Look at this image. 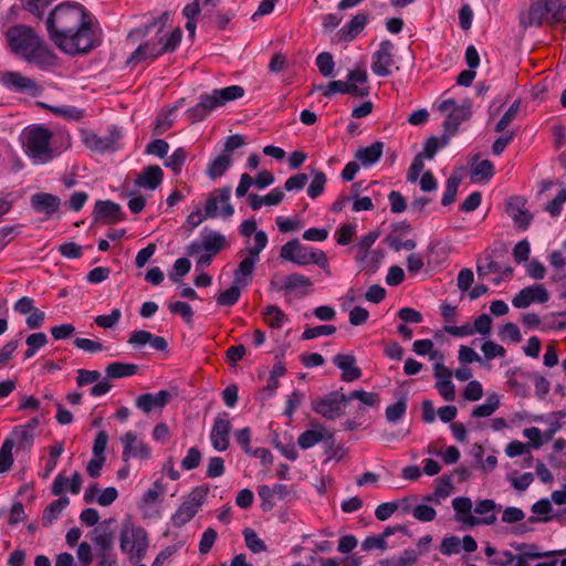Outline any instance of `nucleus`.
<instances>
[{"label":"nucleus","instance_id":"f257e3e1","mask_svg":"<svg viewBox=\"0 0 566 566\" xmlns=\"http://www.w3.org/2000/svg\"><path fill=\"white\" fill-rule=\"evenodd\" d=\"M6 39L11 52L28 63L44 71L56 66V54L31 27L14 24L7 30Z\"/></svg>","mask_w":566,"mask_h":566},{"label":"nucleus","instance_id":"f03ea898","mask_svg":"<svg viewBox=\"0 0 566 566\" xmlns=\"http://www.w3.org/2000/svg\"><path fill=\"white\" fill-rule=\"evenodd\" d=\"M56 41L57 43L54 45L66 54L77 55L90 52L98 44L92 29L91 14L87 12L85 17L81 18L80 23L67 28Z\"/></svg>","mask_w":566,"mask_h":566},{"label":"nucleus","instance_id":"7ed1b4c3","mask_svg":"<svg viewBox=\"0 0 566 566\" xmlns=\"http://www.w3.org/2000/svg\"><path fill=\"white\" fill-rule=\"evenodd\" d=\"M243 95L244 88L240 85L216 88L210 94H201L199 102L187 109V118L191 123L201 122L217 107L223 106L228 102L238 99Z\"/></svg>","mask_w":566,"mask_h":566},{"label":"nucleus","instance_id":"20e7f679","mask_svg":"<svg viewBox=\"0 0 566 566\" xmlns=\"http://www.w3.org/2000/svg\"><path fill=\"white\" fill-rule=\"evenodd\" d=\"M87 11L78 3L64 2L56 6L50 11L45 20V29L50 40L57 43L56 39L67 28L74 27L81 22V18L85 17Z\"/></svg>","mask_w":566,"mask_h":566},{"label":"nucleus","instance_id":"39448f33","mask_svg":"<svg viewBox=\"0 0 566 566\" xmlns=\"http://www.w3.org/2000/svg\"><path fill=\"white\" fill-rule=\"evenodd\" d=\"M52 137V132L43 126H31L23 132L22 145L24 151L34 164H45L53 159Z\"/></svg>","mask_w":566,"mask_h":566},{"label":"nucleus","instance_id":"423d86ee","mask_svg":"<svg viewBox=\"0 0 566 566\" xmlns=\"http://www.w3.org/2000/svg\"><path fill=\"white\" fill-rule=\"evenodd\" d=\"M182 32L180 28H176L167 36L161 34V29L156 32V42L147 41L140 44L130 55L129 61L140 62L147 59H155L165 53L174 52L181 41Z\"/></svg>","mask_w":566,"mask_h":566},{"label":"nucleus","instance_id":"0eeeda50","mask_svg":"<svg viewBox=\"0 0 566 566\" xmlns=\"http://www.w3.org/2000/svg\"><path fill=\"white\" fill-rule=\"evenodd\" d=\"M280 258L297 265L316 264L329 274L325 252L302 245L297 239L290 240L281 247Z\"/></svg>","mask_w":566,"mask_h":566},{"label":"nucleus","instance_id":"6e6552de","mask_svg":"<svg viewBox=\"0 0 566 566\" xmlns=\"http://www.w3.org/2000/svg\"><path fill=\"white\" fill-rule=\"evenodd\" d=\"M230 196V187L213 190L205 203V213L202 214L201 210L198 208L187 217V223L191 229H193L197 228L205 219L216 218L218 216V201L223 203L221 216L226 219L230 218L234 213L233 207L229 203Z\"/></svg>","mask_w":566,"mask_h":566},{"label":"nucleus","instance_id":"1a4fd4ad","mask_svg":"<svg viewBox=\"0 0 566 566\" xmlns=\"http://www.w3.org/2000/svg\"><path fill=\"white\" fill-rule=\"evenodd\" d=\"M119 546L123 553L128 555L133 564H138L145 558L148 548V536L140 526L124 525L120 531Z\"/></svg>","mask_w":566,"mask_h":566},{"label":"nucleus","instance_id":"9d476101","mask_svg":"<svg viewBox=\"0 0 566 566\" xmlns=\"http://www.w3.org/2000/svg\"><path fill=\"white\" fill-rule=\"evenodd\" d=\"M367 71L365 69L350 70L347 74V82L332 81L323 90L325 97H331L335 93L348 94L355 97H366L369 95L367 85Z\"/></svg>","mask_w":566,"mask_h":566},{"label":"nucleus","instance_id":"9b49d317","mask_svg":"<svg viewBox=\"0 0 566 566\" xmlns=\"http://www.w3.org/2000/svg\"><path fill=\"white\" fill-rule=\"evenodd\" d=\"M209 488L207 485L196 486L187 495L184 502L171 516V524L175 527H182L190 522L205 503Z\"/></svg>","mask_w":566,"mask_h":566},{"label":"nucleus","instance_id":"f8f14e48","mask_svg":"<svg viewBox=\"0 0 566 566\" xmlns=\"http://www.w3.org/2000/svg\"><path fill=\"white\" fill-rule=\"evenodd\" d=\"M439 111L447 113V118L443 122L444 133L453 136L461 123L470 119L472 115V103L469 99H464L460 105L455 104L452 98L444 99L439 105Z\"/></svg>","mask_w":566,"mask_h":566},{"label":"nucleus","instance_id":"ddd939ff","mask_svg":"<svg viewBox=\"0 0 566 566\" xmlns=\"http://www.w3.org/2000/svg\"><path fill=\"white\" fill-rule=\"evenodd\" d=\"M228 245L226 235L218 231L205 228L200 234L199 240L190 242L186 247V253L189 256L197 255L202 251L217 255L220 251Z\"/></svg>","mask_w":566,"mask_h":566},{"label":"nucleus","instance_id":"4468645a","mask_svg":"<svg viewBox=\"0 0 566 566\" xmlns=\"http://www.w3.org/2000/svg\"><path fill=\"white\" fill-rule=\"evenodd\" d=\"M345 394L332 391L312 401V409L327 420L339 418L344 413Z\"/></svg>","mask_w":566,"mask_h":566},{"label":"nucleus","instance_id":"2eb2a0df","mask_svg":"<svg viewBox=\"0 0 566 566\" xmlns=\"http://www.w3.org/2000/svg\"><path fill=\"white\" fill-rule=\"evenodd\" d=\"M0 83L10 91L28 93L31 96H38L42 92V87L34 80L14 71L1 72Z\"/></svg>","mask_w":566,"mask_h":566},{"label":"nucleus","instance_id":"dca6fc26","mask_svg":"<svg viewBox=\"0 0 566 566\" xmlns=\"http://www.w3.org/2000/svg\"><path fill=\"white\" fill-rule=\"evenodd\" d=\"M394 43L389 40H384L379 44V49L373 54L371 71L380 77L390 75L391 67L395 64L394 59Z\"/></svg>","mask_w":566,"mask_h":566},{"label":"nucleus","instance_id":"f3484780","mask_svg":"<svg viewBox=\"0 0 566 566\" xmlns=\"http://www.w3.org/2000/svg\"><path fill=\"white\" fill-rule=\"evenodd\" d=\"M95 224H114L124 220V213L118 203L111 200H97L92 212Z\"/></svg>","mask_w":566,"mask_h":566},{"label":"nucleus","instance_id":"a211bd4d","mask_svg":"<svg viewBox=\"0 0 566 566\" xmlns=\"http://www.w3.org/2000/svg\"><path fill=\"white\" fill-rule=\"evenodd\" d=\"M495 510L496 504L493 500H481L476 502L474 507V513L480 515V517L473 515L459 516L458 521L468 526H475L480 524L491 525L496 521Z\"/></svg>","mask_w":566,"mask_h":566},{"label":"nucleus","instance_id":"6ab92c4d","mask_svg":"<svg viewBox=\"0 0 566 566\" xmlns=\"http://www.w3.org/2000/svg\"><path fill=\"white\" fill-rule=\"evenodd\" d=\"M120 138L122 132L117 127L112 126L106 136H98L92 132L86 133L84 144L93 151L105 153L107 150H115Z\"/></svg>","mask_w":566,"mask_h":566},{"label":"nucleus","instance_id":"aec40b11","mask_svg":"<svg viewBox=\"0 0 566 566\" xmlns=\"http://www.w3.org/2000/svg\"><path fill=\"white\" fill-rule=\"evenodd\" d=\"M123 444L122 459L124 462H128L130 458L137 459H149L151 454L150 448L133 431H127L120 437Z\"/></svg>","mask_w":566,"mask_h":566},{"label":"nucleus","instance_id":"412c9836","mask_svg":"<svg viewBox=\"0 0 566 566\" xmlns=\"http://www.w3.org/2000/svg\"><path fill=\"white\" fill-rule=\"evenodd\" d=\"M231 431V423L228 419V413L223 412L216 417L211 432L210 441L214 450L226 451L229 448V434Z\"/></svg>","mask_w":566,"mask_h":566},{"label":"nucleus","instance_id":"4be33fe9","mask_svg":"<svg viewBox=\"0 0 566 566\" xmlns=\"http://www.w3.org/2000/svg\"><path fill=\"white\" fill-rule=\"evenodd\" d=\"M549 298L547 290L542 284H534L522 289L512 300L516 308H526L532 303H546Z\"/></svg>","mask_w":566,"mask_h":566},{"label":"nucleus","instance_id":"5701e85b","mask_svg":"<svg viewBox=\"0 0 566 566\" xmlns=\"http://www.w3.org/2000/svg\"><path fill=\"white\" fill-rule=\"evenodd\" d=\"M172 396L168 390H160L157 394H143L139 395L135 405L138 409H140L144 413H149L151 410L158 408L163 409L170 400Z\"/></svg>","mask_w":566,"mask_h":566},{"label":"nucleus","instance_id":"b1692460","mask_svg":"<svg viewBox=\"0 0 566 566\" xmlns=\"http://www.w3.org/2000/svg\"><path fill=\"white\" fill-rule=\"evenodd\" d=\"M524 199L513 197L507 202V213L513 219L515 226L522 230H526L533 220V214L524 209Z\"/></svg>","mask_w":566,"mask_h":566},{"label":"nucleus","instance_id":"393cba45","mask_svg":"<svg viewBox=\"0 0 566 566\" xmlns=\"http://www.w3.org/2000/svg\"><path fill=\"white\" fill-rule=\"evenodd\" d=\"M368 21L367 13H357L342 27L336 33L337 42H350L353 41L366 27Z\"/></svg>","mask_w":566,"mask_h":566},{"label":"nucleus","instance_id":"a878e982","mask_svg":"<svg viewBox=\"0 0 566 566\" xmlns=\"http://www.w3.org/2000/svg\"><path fill=\"white\" fill-rule=\"evenodd\" d=\"M321 441H324L328 446L334 444V436L332 433H326L325 428L322 424H318L316 429L304 431L297 438L298 447L304 450L312 448Z\"/></svg>","mask_w":566,"mask_h":566},{"label":"nucleus","instance_id":"bb28decb","mask_svg":"<svg viewBox=\"0 0 566 566\" xmlns=\"http://www.w3.org/2000/svg\"><path fill=\"white\" fill-rule=\"evenodd\" d=\"M333 363L342 370L344 381H354L361 377V370L356 366V358L352 354H337Z\"/></svg>","mask_w":566,"mask_h":566},{"label":"nucleus","instance_id":"cd10ccee","mask_svg":"<svg viewBox=\"0 0 566 566\" xmlns=\"http://www.w3.org/2000/svg\"><path fill=\"white\" fill-rule=\"evenodd\" d=\"M260 256H255L249 252L244 255L233 273V283L241 286H247L252 281V274Z\"/></svg>","mask_w":566,"mask_h":566},{"label":"nucleus","instance_id":"c85d7f7f","mask_svg":"<svg viewBox=\"0 0 566 566\" xmlns=\"http://www.w3.org/2000/svg\"><path fill=\"white\" fill-rule=\"evenodd\" d=\"M113 520L104 521L102 526L95 527L91 535L92 542L96 548V552H108L114 551V532L106 526L107 523H112Z\"/></svg>","mask_w":566,"mask_h":566},{"label":"nucleus","instance_id":"c756f323","mask_svg":"<svg viewBox=\"0 0 566 566\" xmlns=\"http://www.w3.org/2000/svg\"><path fill=\"white\" fill-rule=\"evenodd\" d=\"M31 206L36 212H43L48 216H52L59 210L61 200L55 195L39 192L31 197Z\"/></svg>","mask_w":566,"mask_h":566},{"label":"nucleus","instance_id":"7c9ffc66","mask_svg":"<svg viewBox=\"0 0 566 566\" xmlns=\"http://www.w3.org/2000/svg\"><path fill=\"white\" fill-rule=\"evenodd\" d=\"M163 169L157 165H151L143 169L135 182L138 187L154 190L163 182Z\"/></svg>","mask_w":566,"mask_h":566},{"label":"nucleus","instance_id":"2f4dec72","mask_svg":"<svg viewBox=\"0 0 566 566\" xmlns=\"http://www.w3.org/2000/svg\"><path fill=\"white\" fill-rule=\"evenodd\" d=\"M384 150L382 142H375L368 147H359L355 153V158L361 163L364 167H369L376 164Z\"/></svg>","mask_w":566,"mask_h":566},{"label":"nucleus","instance_id":"473e14b6","mask_svg":"<svg viewBox=\"0 0 566 566\" xmlns=\"http://www.w3.org/2000/svg\"><path fill=\"white\" fill-rule=\"evenodd\" d=\"M69 504L70 500L66 496H61L49 504L43 511L42 524L44 526H50L55 520L59 518L62 511L66 509Z\"/></svg>","mask_w":566,"mask_h":566},{"label":"nucleus","instance_id":"72a5a7b5","mask_svg":"<svg viewBox=\"0 0 566 566\" xmlns=\"http://www.w3.org/2000/svg\"><path fill=\"white\" fill-rule=\"evenodd\" d=\"M312 286V281L300 273H292L287 276H284V292L290 293L295 290L304 289L300 294L301 296H305L308 294V289Z\"/></svg>","mask_w":566,"mask_h":566},{"label":"nucleus","instance_id":"f704fd0d","mask_svg":"<svg viewBox=\"0 0 566 566\" xmlns=\"http://www.w3.org/2000/svg\"><path fill=\"white\" fill-rule=\"evenodd\" d=\"M138 366L135 364H127L115 361L105 368V374L107 379H118L123 377H128L137 374Z\"/></svg>","mask_w":566,"mask_h":566},{"label":"nucleus","instance_id":"c9c22d12","mask_svg":"<svg viewBox=\"0 0 566 566\" xmlns=\"http://www.w3.org/2000/svg\"><path fill=\"white\" fill-rule=\"evenodd\" d=\"M232 164V156L228 154H220L216 159H213L207 168V175L210 179L216 180L217 178L223 176L226 171L230 168Z\"/></svg>","mask_w":566,"mask_h":566},{"label":"nucleus","instance_id":"e433bc0d","mask_svg":"<svg viewBox=\"0 0 566 566\" xmlns=\"http://www.w3.org/2000/svg\"><path fill=\"white\" fill-rule=\"evenodd\" d=\"M551 17L546 12L545 4L542 0H533L528 10L527 22L522 21L526 25H542L544 20H548Z\"/></svg>","mask_w":566,"mask_h":566},{"label":"nucleus","instance_id":"4c0bfd02","mask_svg":"<svg viewBox=\"0 0 566 566\" xmlns=\"http://www.w3.org/2000/svg\"><path fill=\"white\" fill-rule=\"evenodd\" d=\"M450 135L443 133L440 137L431 136L423 145V150L420 153L427 159H432L440 148L446 147L450 142Z\"/></svg>","mask_w":566,"mask_h":566},{"label":"nucleus","instance_id":"58836bf2","mask_svg":"<svg viewBox=\"0 0 566 566\" xmlns=\"http://www.w3.org/2000/svg\"><path fill=\"white\" fill-rule=\"evenodd\" d=\"M500 407V397L497 394H490L486 398V401L482 405L476 406L471 416L474 418H485L490 417L495 410Z\"/></svg>","mask_w":566,"mask_h":566},{"label":"nucleus","instance_id":"ea45409f","mask_svg":"<svg viewBox=\"0 0 566 566\" xmlns=\"http://www.w3.org/2000/svg\"><path fill=\"white\" fill-rule=\"evenodd\" d=\"M476 272L479 277H484L489 273L502 272L504 277H511L513 275V269L511 266L502 268L500 263L486 258V263L482 264L480 261L476 265Z\"/></svg>","mask_w":566,"mask_h":566},{"label":"nucleus","instance_id":"a19ab883","mask_svg":"<svg viewBox=\"0 0 566 566\" xmlns=\"http://www.w3.org/2000/svg\"><path fill=\"white\" fill-rule=\"evenodd\" d=\"M40 105L65 119L80 120L83 117V111L75 106H50L44 103H40Z\"/></svg>","mask_w":566,"mask_h":566},{"label":"nucleus","instance_id":"79ce46f5","mask_svg":"<svg viewBox=\"0 0 566 566\" xmlns=\"http://www.w3.org/2000/svg\"><path fill=\"white\" fill-rule=\"evenodd\" d=\"M14 448V440L7 438L0 448V473L9 471L13 464L12 450Z\"/></svg>","mask_w":566,"mask_h":566},{"label":"nucleus","instance_id":"37998d69","mask_svg":"<svg viewBox=\"0 0 566 566\" xmlns=\"http://www.w3.org/2000/svg\"><path fill=\"white\" fill-rule=\"evenodd\" d=\"M327 177L325 172L321 170H313L312 181L307 188V196L311 199H315L321 196L325 189Z\"/></svg>","mask_w":566,"mask_h":566},{"label":"nucleus","instance_id":"c03bdc74","mask_svg":"<svg viewBox=\"0 0 566 566\" xmlns=\"http://www.w3.org/2000/svg\"><path fill=\"white\" fill-rule=\"evenodd\" d=\"M12 436L15 439L14 444L17 443L18 449L29 450L33 444L34 433L25 427H15Z\"/></svg>","mask_w":566,"mask_h":566},{"label":"nucleus","instance_id":"a18cd8bd","mask_svg":"<svg viewBox=\"0 0 566 566\" xmlns=\"http://www.w3.org/2000/svg\"><path fill=\"white\" fill-rule=\"evenodd\" d=\"M242 534L245 545L251 552L261 553L266 551L265 543L259 538L254 530L247 527L243 530Z\"/></svg>","mask_w":566,"mask_h":566},{"label":"nucleus","instance_id":"49530a36","mask_svg":"<svg viewBox=\"0 0 566 566\" xmlns=\"http://www.w3.org/2000/svg\"><path fill=\"white\" fill-rule=\"evenodd\" d=\"M546 12L554 22H562L566 19V9L562 6V0H542Z\"/></svg>","mask_w":566,"mask_h":566},{"label":"nucleus","instance_id":"de8ad7c7","mask_svg":"<svg viewBox=\"0 0 566 566\" xmlns=\"http://www.w3.org/2000/svg\"><path fill=\"white\" fill-rule=\"evenodd\" d=\"M316 66L324 77H329L334 73L335 63L329 52H322L316 56Z\"/></svg>","mask_w":566,"mask_h":566},{"label":"nucleus","instance_id":"09e8293b","mask_svg":"<svg viewBox=\"0 0 566 566\" xmlns=\"http://www.w3.org/2000/svg\"><path fill=\"white\" fill-rule=\"evenodd\" d=\"M494 175V166L489 159L475 164L472 168L473 180H489Z\"/></svg>","mask_w":566,"mask_h":566},{"label":"nucleus","instance_id":"8fccbe9b","mask_svg":"<svg viewBox=\"0 0 566 566\" xmlns=\"http://www.w3.org/2000/svg\"><path fill=\"white\" fill-rule=\"evenodd\" d=\"M187 159V151L185 148H177L165 161V166L170 168L176 175L181 171V168Z\"/></svg>","mask_w":566,"mask_h":566},{"label":"nucleus","instance_id":"3c124183","mask_svg":"<svg viewBox=\"0 0 566 566\" xmlns=\"http://www.w3.org/2000/svg\"><path fill=\"white\" fill-rule=\"evenodd\" d=\"M240 287H242V286L233 283L232 286H230L228 290L221 292L218 295L217 303L222 306L234 305L241 295Z\"/></svg>","mask_w":566,"mask_h":566},{"label":"nucleus","instance_id":"603ef678","mask_svg":"<svg viewBox=\"0 0 566 566\" xmlns=\"http://www.w3.org/2000/svg\"><path fill=\"white\" fill-rule=\"evenodd\" d=\"M263 315L268 318L269 325L272 328H280L286 318L283 311L276 305H269L264 310Z\"/></svg>","mask_w":566,"mask_h":566},{"label":"nucleus","instance_id":"864d4df0","mask_svg":"<svg viewBox=\"0 0 566 566\" xmlns=\"http://www.w3.org/2000/svg\"><path fill=\"white\" fill-rule=\"evenodd\" d=\"M520 101H515L509 109L503 114L497 124L495 125L496 133H503L505 128L515 119L520 111Z\"/></svg>","mask_w":566,"mask_h":566},{"label":"nucleus","instance_id":"5fc2aeb1","mask_svg":"<svg viewBox=\"0 0 566 566\" xmlns=\"http://www.w3.org/2000/svg\"><path fill=\"white\" fill-rule=\"evenodd\" d=\"M407 411L406 398L399 399L397 402L386 408V419L389 422H397L400 420Z\"/></svg>","mask_w":566,"mask_h":566},{"label":"nucleus","instance_id":"6e6d98bb","mask_svg":"<svg viewBox=\"0 0 566 566\" xmlns=\"http://www.w3.org/2000/svg\"><path fill=\"white\" fill-rule=\"evenodd\" d=\"M461 179L458 176H451L447 180L446 191L443 193L441 203L442 206H449L455 201L458 187Z\"/></svg>","mask_w":566,"mask_h":566},{"label":"nucleus","instance_id":"4d7b16f0","mask_svg":"<svg viewBox=\"0 0 566 566\" xmlns=\"http://www.w3.org/2000/svg\"><path fill=\"white\" fill-rule=\"evenodd\" d=\"M55 0H23V7L27 11L32 13L38 18H42L45 10L54 2Z\"/></svg>","mask_w":566,"mask_h":566},{"label":"nucleus","instance_id":"13d9d810","mask_svg":"<svg viewBox=\"0 0 566 566\" xmlns=\"http://www.w3.org/2000/svg\"><path fill=\"white\" fill-rule=\"evenodd\" d=\"M461 552V539L455 536H447L440 544V553L446 556L459 554Z\"/></svg>","mask_w":566,"mask_h":566},{"label":"nucleus","instance_id":"bf43d9fd","mask_svg":"<svg viewBox=\"0 0 566 566\" xmlns=\"http://www.w3.org/2000/svg\"><path fill=\"white\" fill-rule=\"evenodd\" d=\"M168 308L172 314L180 315L186 323L192 322L193 311L188 303L177 301L170 303Z\"/></svg>","mask_w":566,"mask_h":566},{"label":"nucleus","instance_id":"052dcab7","mask_svg":"<svg viewBox=\"0 0 566 566\" xmlns=\"http://www.w3.org/2000/svg\"><path fill=\"white\" fill-rule=\"evenodd\" d=\"M378 238V232H369L364 235L358 242V249L360 254L357 255L356 260L359 262H364L368 255L369 249L376 242Z\"/></svg>","mask_w":566,"mask_h":566},{"label":"nucleus","instance_id":"680f3d73","mask_svg":"<svg viewBox=\"0 0 566 566\" xmlns=\"http://www.w3.org/2000/svg\"><path fill=\"white\" fill-rule=\"evenodd\" d=\"M336 332V327L334 325H318L314 327H307L303 334V339H313L323 335H332Z\"/></svg>","mask_w":566,"mask_h":566},{"label":"nucleus","instance_id":"e2e57ef3","mask_svg":"<svg viewBox=\"0 0 566 566\" xmlns=\"http://www.w3.org/2000/svg\"><path fill=\"white\" fill-rule=\"evenodd\" d=\"M201 461V452L197 447L188 450L186 457L181 460V468L186 471L193 470L199 467Z\"/></svg>","mask_w":566,"mask_h":566},{"label":"nucleus","instance_id":"0e129e2a","mask_svg":"<svg viewBox=\"0 0 566 566\" xmlns=\"http://www.w3.org/2000/svg\"><path fill=\"white\" fill-rule=\"evenodd\" d=\"M122 316V312L119 308H114L108 315H98L94 318V322L97 326L102 328H112L114 327Z\"/></svg>","mask_w":566,"mask_h":566},{"label":"nucleus","instance_id":"69168bd1","mask_svg":"<svg viewBox=\"0 0 566 566\" xmlns=\"http://www.w3.org/2000/svg\"><path fill=\"white\" fill-rule=\"evenodd\" d=\"M481 350L485 359L491 360L495 357H503L506 354L505 348L502 345H499L494 342L486 340L482 344Z\"/></svg>","mask_w":566,"mask_h":566},{"label":"nucleus","instance_id":"338daca9","mask_svg":"<svg viewBox=\"0 0 566 566\" xmlns=\"http://www.w3.org/2000/svg\"><path fill=\"white\" fill-rule=\"evenodd\" d=\"M566 201V189H562L556 197L549 201L544 210L552 217H558L562 212L563 203Z\"/></svg>","mask_w":566,"mask_h":566},{"label":"nucleus","instance_id":"774afa93","mask_svg":"<svg viewBox=\"0 0 566 566\" xmlns=\"http://www.w3.org/2000/svg\"><path fill=\"white\" fill-rule=\"evenodd\" d=\"M412 515L418 521L431 522L436 518L437 512L433 507L429 505L419 504L413 509Z\"/></svg>","mask_w":566,"mask_h":566}]
</instances>
